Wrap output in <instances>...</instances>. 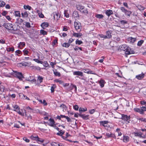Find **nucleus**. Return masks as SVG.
Masks as SVG:
<instances>
[{"label": "nucleus", "instance_id": "9", "mask_svg": "<svg viewBox=\"0 0 146 146\" xmlns=\"http://www.w3.org/2000/svg\"><path fill=\"white\" fill-rule=\"evenodd\" d=\"M145 74L143 72L141 74L136 75L135 78L138 80H142L145 76Z\"/></svg>", "mask_w": 146, "mask_h": 146}, {"label": "nucleus", "instance_id": "48", "mask_svg": "<svg viewBox=\"0 0 146 146\" xmlns=\"http://www.w3.org/2000/svg\"><path fill=\"white\" fill-rule=\"evenodd\" d=\"M5 4V3L3 1H0V7L4 6Z\"/></svg>", "mask_w": 146, "mask_h": 146}, {"label": "nucleus", "instance_id": "28", "mask_svg": "<svg viewBox=\"0 0 146 146\" xmlns=\"http://www.w3.org/2000/svg\"><path fill=\"white\" fill-rule=\"evenodd\" d=\"M22 16L23 17L26 18L28 17V15L27 11L21 13Z\"/></svg>", "mask_w": 146, "mask_h": 146}, {"label": "nucleus", "instance_id": "50", "mask_svg": "<svg viewBox=\"0 0 146 146\" xmlns=\"http://www.w3.org/2000/svg\"><path fill=\"white\" fill-rule=\"evenodd\" d=\"M81 12H82V13L86 14H86H87L88 13V10L86 8H84V9L83 8V9H82V11H81Z\"/></svg>", "mask_w": 146, "mask_h": 146}, {"label": "nucleus", "instance_id": "64", "mask_svg": "<svg viewBox=\"0 0 146 146\" xmlns=\"http://www.w3.org/2000/svg\"><path fill=\"white\" fill-rule=\"evenodd\" d=\"M43 65L45 67H47L49 66L47 62L46 61H44Z\"/></svg>", "mask_w": 146, "mask_h": 146}, {"label": "nucleus", "instance_id": "12", "mask_svg": "<svg viewBox=\"0 0 146 146\" xmlns=\"http://www.w3.org/2000/svg\"><path fill=\"white\" fill-rule=\"evenodd\" d=\"M49 24L48 23L44 22L42 23L41 25V26L42 27L43 29H45L46 27H47L49 26Z\"/></svg>", "mask_w": 146, "mask_h": 146}, {"label": "nucleus", "instance_id": "51", "mask_svg": "<svg viewBox=\"0 0 146 146\" xmlns=\"http://www.w3.org/2000/svg\"><path fill=\"white\" fill-rule=\"evenodd\" d=\"M121 11L124 13H125L127 10L123 7H121L120 8Z\"/></svg>", "mask_w": 146, "mask_h": 146}, {"label": "nucleus", "instance_id": "25", "mask_svg": "<svg viewBox=\"0 0 146 146\" xmlns=\"http://www.w3.org/2000/svg\"><path fill=\"white\" fill-rule=\"evenodd\" d=\"M70 88L68 90V91H69L70 90H72L73 88L75 89V90L76 91L77 87L76 86L74 85L73 84H71L70 85Z\"/></svg>", "mask_w": 146, "mask_h": 146}, {"label": "nucleus", "instance_id": "45", "mask_svg": "<svg viewBox=\"0 0 146 146\" xmlns=\"http://www.w3.org/2000/svg\"><path fill=\"white\" fill-rule=\"evenodd\" d=\"M24 8L25 9H28L29 10H30L31 8V7L29 5H24Z\"/></svg>", "mask_w": 146, "mask_h": 146}, {"label": "nucleus", "instance_id": "44", "mask_svg": "<svg viewBox=\"0 0 146 146\" xmlns=\"http://www.w3.org/2000/svg\"><path fill=\"white\" fill-rule=\"evenodd\" d=\"M15 15L16 17H21V14L19 11H15Z\"/></svg>", "mask_w": 146, "mask_h": 146}, {"label": "nucleus", "instance_id": "17", "mask_svg": "<svg viewBox=\"0 0 146 146\" xmlns=\"http://www.w3.org/2000/svg\"><path fill=\"white\" fill-rule=\"evenodd\" d=\"M106 136L108 137H112V138H115V136L114 134L113 133H106Z\"/></svg>", "mask_w": 146, "mask_h": 146}, {"label": "nucleus", "instance_id": "15", "mask_svg": "<svg viewBox=\"0 0 146 146\" xmlns=\"http://www.w3.org/2000/svg\"><path fill=\"white\" fill-rule=\"evenodd\" d=\"M106 38L107 39H110L112 37V35L110 31H108L106 32Z\"/></svg>", "mask_w": 146, "mask_h": 146}, {"label": "nucleus", "instance_id": "53", "mask_svg": "<svg viewBox=\"0 0 146 146\" xmlns=\"http://www.w3.org/2000/svg\"><path fill=\"white\" fill-rule=\"evenodd\" d=\"M141 110H142V112L143 114L144 113V112L146 111V106H143L141 107Z\"/></svg>", "mask_w": 146, "mask_h": 146}, {"label": "nucleus", "instance_id": "24", "mask_svg": "<svg viewBox=\"0 0 146 146\" xmlns=\"http://www.w3.org/2000/svg\"><path fill=\"white\" fill-rule=\"evenodd\" d=\"M13 107L14 108V110H13V111H17V110H20V108L19 106L17 105H13Z\"/></svg>", "mask_w": 146, "mask_h": 146}, {"label": "nucleus", "instance_id": "56", "mask_svg": "<svg viewBox=\"0 0 146 146\" xmlns=\"http://www.w3.org/2000/svg\"><path fill=\"white\" fill-rule=\"evenodd\" d=\"M4 90V87L3 85L0 86V92L2 93L3 92Z\"/></svg>", "mask_w": 146, "mask_h": 146}, {"label": "nucleus", "instance_id": "7", "mask_svg": "<svg viewBox=\"0 0 146 146\" xmlns=\"http://www.w3.org/2000/svg\"><path fill=\"white\" fill-rule=\"evenodd\" d=\"M72 17L76 20L79 19V17L78 12L76 11H74L73 12Z\"/></svg>", "mask_w": 146, "mask_h": 146}, {"label": "nucleus", "instance_id": "39", "mask_svg": "<svg viewBox=\"0 0 146 146\" xmlns=\"http://www.w3.org/2000/svg\"><path fill=\"white\" fill-rule=\"evenodd\" d=\"M85 71L84 72H85L87 73L88 74H95V73L93 71L89 70H85Z\"/></svg>", "mask_w": 146, "mask_h": 146}, {"label": "nucleus", "instance_id": "31", "mask_svg": "<svg viewBox=\"0 0 146 146\" xmlns=\"http://www.w3.org/2000/svg\"><path fill=\"white\" fill-rule=\"evenodd\" d=\"M56 86L55 84H53L52 85V86L51 87L50 90L51 91V92L52 93L54 92V89L56 88Z\"/></svg>", "mask_w": 146, "mask_h": 146}, {"label": "nucleus", "instance_id": "14", "mask_svg": "<svg viewBox=\"0 0 146 146\" xmlns=\"http://www.w3.org/2000/svg\"><path fill=\"white\" fill-rule=\"evenodd\" d=\"M113 13L112 11L110 9L107 10L105 12V14L109 17L111 15H112Z\"/></svg>", "mask_w": 146, "mask_h": 146}, {"label": "nucleus", "instance_id": "34", "mask_svg": "<svg viewBox=\"0 0 146 146\" xmlns=\"http://www.w3.org/2000/svg\"><path fill=\"white\" fill-rule=\"evenodd\" d=\"M60 108H62L63 110H67V108L65 105L64 104H62L60 105Z\"/></svg>", "mask_w": 146, "mask_h": 146}, {"label": "nucleus", "instance_id": "13", "mask_svg": "<svg viewBox=\"0 0 146 146\" xmlns=\"http://www.w3.org/2000/svg\"><path fill=\"white\" fill-rule=\"evenodd\" d=\"M99 84H100L101 88L103 87L104 86V84L106 82L103 79H101L99 82Z\"/></svg>", "mask_w": 146, "mask_h": 146}, {"label": "nucleus", "instance_id": "11", "mask_svg": "<svg viewBox=\"0 0 146 146\" xmlns=\"http://www.w3.org/2000/svg\"><path fill=\"white\" fill-rule=\"evenodd\" d=\"M123 142L127 143L129 141V137L127 135H123Z\"/></svg>", "mask_w": 146, "mask_h": 146}, {"label": "nucleus", "instance_id": "55", "mask_svg": "<svg viewBox=\"0 0 146 146\" xmlns=\"http://www.w3.org/2000/svg\"><path fill=\"white\" fill-rule=\"evenodd\" d=\"M40 33L41 34L43 35H46L47 34V32L43 30H41L40 31Z\"/></svg>", "mask_w": 146, "mask_h": 146}, {"label": "nucleus", "instance_id": "59", "mask_svg": "<svg viewBox=\"0 0 146 146\" xmlns=\"http://www.w3.org/2000/svg\"><path fill=\"white\" fill-rule=\"evenodd\" d=\"M29 82H30L31 83L33 84V83H34L36 84V80L35 79H33L32 80H29Z\"/></svg>", "mask_w": 146, "mask_h": 146}, {"label": "nucleus", "instance_id": "32", "mask_svg": "<svg viewBox=\"0 0 146 146\" xmlns=\"http://www.w3.org/2000/svg\"><path fill=\"white\" fill-rule=\"evenodd\" d=\"M65 131H62V130H59L57 134L58 135L62 136L64 133Z\"/></svg>", "mask_w": 146, "mask_h": 146}, {"label": "nucleus", "instance_id": "26", "mask_svg": "<svg viewBox=\"0 0 146 146\" xmlns=\"http://www.w3.org/2000/svg\"><path fill=\"white\" fill-rule=\"evenodd\" d=\"M51 146H58L59 143L58 142H52L50 143Z\"/></svg>", "mask_w": 146, "mask_h": 146}, {"label": "nucleus", "instance_id": "43", "mask_svg": "<svg viewBox=\"0 0 146 146\" xmlns=\"http://www.w3.org/2000/svg\"><path fill=\"white\" fill-rule=\"evenodd\" d=\"M70 135L68 133H66L65 136H62V137L63 139H66L70 136Z\"/></svg>", "mask_w": 146, "mask_h": 146}, {"label": "nucleus", "instance_id": "60", "mask_svg": "<svg viewBox=\"0 0 146 146\" xmlns=\"http://www.w3.org/2000/svg\"><path fill=\"white\" fill-rule=\"evenodd\" d=\"M23 52L24 53V55H27L29 53V51L26 49H24L23 50Z\"/></svg>", "mask_w": 146, "mask_h": 146}, {"label": "nucleus", "instance_id": "5", "mask_svg": "<svg viewBox=\"0 0 146 146\" xmlns=\"http://www.w3.org/2000/svg\"><path fill=\"white\" fill-rule=\"evenodd\" d=\"M120 119L129 122L130 121V116L122 114H121V117Z\"/></svg>", "mask_w": 146, "mask_h": 146}, {"label": "nucleus", "instance_id": "20", "mask_svg": "<svg viewBox=\"0 0 146 146\" xmlns=\"http://www.w3.org/2000/svg\"><path fill=\"white\" fill-rule=\"evenodd\" d=\"M128 40L130 41L132 43H134L136 40V38H133L131 37H129L128 38Z\"/></svg>", "mask_w": 146, "mask_h": 146}, {"label": "nucleus", "instance_id": "21", "mask_svg": "<svg viewBox=\"0 0 146 146\" xmlns=\"http://www.w3.org/2000/svg\"><path fill=\"white\" fill-rule=\"evenodd\" d=\"M134 111L136 112H138L141 114H143L142 110L141 108H135L134 109Z\"/></svg>", "mask_w": 146, "mask_h": 146}, {"label": "nucleus", "instance_id": "18", "mask_svg": "<svg viewBox=\"0 0 146 146\" xmlns=\"http://www.w3.org/2000/svg\"><path fill=\"white\" fill-rule=\"evenodd\" d=\"M60 15L58 13H56L54 16V20H58L60 17Z\"/></svg>", "mask_w": 146, "mask_h": 146}, {"label": "nucleus", "instance_id": "35", "mask_svg": "<svg viewBox=\"0 0 146 146\" xmlns=\"http://www.w3.org/2000/svg\"><path fill=\"white\" fill-rule=\"evenodd\" d=\"M43 80V78L41 76H39L37 78V80L39 81L40 83L42 82Z\"/></svg>", "mask_w": 146, "mask_h": 146}, {"label": "nucleus", "instance_id": "49", "mask_svg": "<svg viewBox=\"0 0 146 146\" xmlns=\"http://www.w3.org/2000/svg\"><path fill=\"white\" fill-rule=\"evenodd\" d=\"M54 81L56 82H58L60 84H62L63 83V82L62 80H60L58 79H55Z\"/></svg>", "mask_w": 146, "mask_h": 146}, {"label": "nucleus", "instance_id": "37", "mask_svg": "<svg viewBox=\"0 0 146 146\" xmlns=\"http://www.w3.org/2000/svg\"><path fill=\"white\" fill-rule=\"evenodd\" d=\"M7 51L9 52L10 51L13 52L14 50V47H12L11 48H7Z\"/></svg>", "mask_w": 146, "mask_h": 146}, {"label": "nucleus", "instance_id": "22", "mask_svg": "<svg viewBox=\"0 0 146 146\" xmlns=\"http://www.w3.org/2000/svg\"><path fill=\"white\" fill-rule=\"evenodd\" d=\"M126 47H127V45L123 44L119 46V48L121 51H123L125 49Z\"/></svg>", "mask_w": 146, "mask_h": 146}, {"label": "nucleus", "instance_id": "54", "mask_svg": "<svg viewBox=\"0 0 146 146\" xmlns=\"http://www.w3.org/2000/svg\"><path fill=\"white\" fill-rule=\"evenodd\" d=\"M26 27L27 28H30L31 27L30 23L27 22H25Z\"/></svg>", "mask_w": 146, "mask_h": 146}, {"label": "nucleus", "instance_id": "16", "mask_svg": "<svg viewBox=\"0 0 146 146\" xmlns=\"http://www.w3.org/2000/svg\"><path fill=\"white\" fill-rule=\"evenodd\" d=\"M73 74L74 75H78L82 76H83V73L82 72L79 71H75L73 73Z\"/></svg>", "mask_w": 146, "mask_h": 146}, {"label": "nucleus", "instance_id": "41", "mask_svg": "<svg viewBox=\"0 0 146 146\" xmlns=\"http://www.w3.org/2000/svg\"><path fill=\"white\" fill-rule=\"evenodd\" d=\"M131 13L132 12L131 11L127 10L124 13L125 15L128 16H130V15Z\"/></svg>", "mask_w": 146, "mask_h": 146}, {"label": "nucleus", "instance_id": "23", "mask_svg": "<svg viewBox=\"0 0 146 146\" xmlns=\"http://www.w3.org/2000/svg\"><path fill=\"white\" fill-rule=\"evenodd\" d=\"M73 35L75 37H79L81 36L82 35V34L81 33H74L73 34Z\"/></svg>", "mask_w": 146, "mask_h": 146}, {"label": "nucleus", "instance_id": "42", "mask_svg": "<svg viewBox=\"0 0 146 146\" xmlns=\"http://www.w3.org/2000/svg\"><path fill=\"white\" fill-rule=\"evenodd\" d=\"M68 10H64V16L66 17L67 18H68L69 17V14L67 12Z\"/></svg>", "mask_w": 146, "mask_h": 146}, {"label": "nucleus", "instance_id": "57", "mask_svg": "<svg viewBox=\"0 0 146 146\" xmlns=\"http://www.w3.org/2000/svg\"><path fill=\"white\" fill-rule=\"evenodd\" d=\"M54 74L56 76H60L61 75L60 73L58 72H54Z\"/></svg>", "mask_w": 146, "mask_h": 146}, {"label": "nucleus", "instance_id": "3", "mask_svg": "<svg viewBox=\"0 0 146 146\" xmlns=\"http://www.w3.org/2000/svg\"><path fill=\"white\" fill-rule=\"evenodd\" d=\"M3 26L6 29L13 31H16V30L14 29L13 27V25L11 23H4Z\"/></svg>", "mask_w": 146, "mask_h": 146}, {"label": "nucleus", "instance_id": "36", "mask_svg": "<svg viewBox=\"0 0 146 146\" xmlns=\"http://www.w3.org/2000/svg\"><path fill=\"white\" fill-rule=\"evenodd\" d=\"M108 123V121H101L100 122V124L102 125L103 126H105L104 124H107Z\"/></svg>", "mask_w": 146, "mask_h": 146}, {"label": "nucleus", "instance_id": "62", "mask_svg": "<svg viewBox=\"0 0 146 146\" xmlns=\"http://www.w3.org/2000/svg\"><path fill=\"white\" fill-rule=\"evenodd\" d=\"M26 109L28 110L29 112H32L33 110V109L29 106L27 107H26Z\"/></svg>", "mask_w": 146, "mask_h": 146}, {"label": "nucleus", "instance_id": "61", "mask_svg": "<svg viewBox=\"0 0 146 146\" xmlns=\"http://www.w3.org/2000/svg\"><path fill=\"white\" fill-rule=\"evenodd\" d=\"M139 120L141 121L146 122V119L142 117L139 118L138 119Z\"/></svg>", "mask_w": 146, "mask_h": 146}, {"label": "nucleus", "instance_id": "27", "mask_svg": "<svg viewBox=\"0 0 146 146\" xmlns=\"http://www.w3.org/2000/svg\"><path fill=\"white\" fill-rule=\"evenodd\" d=\"M134 134L135 136H139L140 137H141L142 133L141 132H134Z\"/></svg>", "mask_w": 146, "mask_h": 146}, {"label": "nucleus", "instance_id": "19", "mask_svg": "<svg viewBox=\"0 0 146 146\" xmlns=\"http://www.w3.org/2000/svg\"><path fill=\"white\" fill-rule=\"evenodd\" d=\"M84 6L80 5H76V8L78 10L80 11V12L82 11V9H83V8L84 9Z\"/></svg>", "mask_w": 146, "mask_h": 146}, {"label": "nucleus", "instance_id": "4", "mask_svg": "<svg viewBox=\"0 0 146 146\" xmlns=\"http://www.w3.org/2000/svg\"><path fill=\"white\" fill-rule=\"evenodd\" d=\"M124 51V53L126 55H128L130 54H133L134 52L133 50H131V48L127 45Z\"/></svg>", "mask_w": 146, "mask_h": 146}, {"label": "nucleus", "instance_id": "47", "mask_svg": "<svg viewBox=\"0 0 146 146\" xmlns=\"http://www.w3.org/2000/svg\"><path fill=\"white\" fill-rule=\"evenodd\" d=\"M33 60L35 62L38 63L42 64L43 63V62L42 61L39 60L38 59H34Z\"/></svg>", "mask_w": 146, "mask_h": 146}, {"label": "nucleus", "instance_id": "38", "mask_svg": "<svg viewBox=\"0 0 146 146\" xmlns=\"http://www.w3.org/2000/svg\"><path fill=\"white\" fill-rule=\"evenodd\" d=\"M15 54L18 56H19V54H22V52L20 50H17L15 52Z\"/></svg>", "mask_w": 146, "mask_h": 146}, {"label": "nucleus", "instance_id": "1", "mask_svg": "<svg viewBox=\"0 0 146 146\" xmlns=\"http://www.w3.org/2000/svg\"><path fill=\"white\" fill-rule=\"evenodd\" d=\"M11 75L14 76L19 79L20 80H22L24 78L21 72H19L17 71L13 70V72L11 73Z\"/></svg>", "mask_w": 146, "mask_h": 146}, {"label": "nucleus", "instance_id": "63", "mask_svg": "<svg viewBox=\"0 0 146 146\" xmlns=\"http://www.w3.org/2000/svg\"><path fill=\"white\" fill-rule=\"evenodd\" d=\"M121 24L124 25L126 24H127V21L125 20H121L120 21Z\"/></svg>", "mask_w": 146, "mask_h": 146}, {"label": "nucleus", "instance_id": "52", "mask_svg": "<svg viewBox=\"0 0 146 146\" xmlns=\"http://www.w3.org/2000/svg\"><path fill=\"white\" fill-rule=\"evenodd\" d=\"M83 43V42L81 40H79L78 39H77L76 41V44H78L80 45Z\"/></svg>", "mask_w": 146, "mask_h": 146}, {"label": "nucleus", "instance_id": "33", "mask_svg": "<svg viewBox=\"0 0 146 146\" xmlns=\"http://www.w3.org/2000/svg\"><path fill=\"white\" fill-rule=\"evenodd\" d=\"M70 44L68 42H64L62 44V46L63 47L68 48L70 46Z\"/></svg>", "mask_w": 146, "mask_h": 146}, {"label": "nucleus", "instance_id": "6", "mask_svg": "<svg viewBox=\"0 0 146 146\" xmlns=\"http://www.w3.org/2000/svg\"><path fill=\"white\" fill-rule=\"evenodd\" d=\"M30 138L31 139L33 140H36L38 141H40L41 143H43L44 141V140L42 139L40 140V139L37 135L35 136L32 135L31 136Z\"/></svg>", "mask_w": 146, "mask_h": 146}, {"label": "nucleus", "instance_id": "46", "mask_svg": "<svg viewBox=\"0 0 146 146\" xmlns=\"http://www.w3.org/2000/svg\"><path fill=\"white\" fill-rule=\"evenodd\" d=\"M144 40H141L139 41L137 44V45L139 46H141L142 44L143 43Z\"/></svg>", "mask_w": 146, "mask_h": 146}, {"label": "nucleus", "instance_id": "2", "mask_svg": "<svg viewBox=\"0 0 146 146\" xmlns=\"http://www.w3.org/2000/svg\"><path fill=\"white\" fill-rule=\"evenodd\" d=\"M74 27L77 31H80L81 30L82 26L80 23L78 21L74 22Z\"/></svg>", "mask_w": 146, "mask_h": 146}, {"label": "nucleus", "instance_id": "40", "mask_svg": "<svg viewBox=\"0 0 146 146\" xmlns=\"http://www.w3.org/2000/svg\"><path fill=\"white\" fill-rule=\"evenodd\" d=\"M66 116L64 115H60V116L58 115L57 116V119L60 120L61 118H66Z\"/></svg>", "mask_w": 146, "mask_h": 146}, {"label": "nucleus", "instance_id": "10", "mask_svg": "<svg viewBox=\"0 0 146 146\" xmlns=\"http://www.w3.org/2000/svg\"><path fill=\"white\" fill-rule=\"evenodd\" d=\"M79 116L82 118L84 119H88L89 115H86L85 114L80 113L78 114Z\"/></svg>", "mask_w": 146, "mask_h": 146}, {"label": "nucleus", "instance_id": "30", "mask_svg": "<svg viewBox=\"0 0 146 146\" xmlns=\"http://www.w3.org/2000/svg\"><path fill=\"white\" fill-rule=\"evenodd\" d=\"M87 110V108H80L79 109L80 112L82 113L85 112Z\"/></svg>", "mask_w": 146, "mask_h": 146}, {"label": "nucleus", "instance_id": "8", "mask_svg": "<svg viewBox=\"0 0 146 146\" xmlns=\"http://www.w3.org/2000/svg\"><path fill=\"white\" fill-rule=\"evenodd\" d=\"M49 121L50 122L49 123H48V125L52 127L55 124V122L54 119L52 118H50L49 119Z\"/></svg>", "mask_w": 146, "mask_h": 146}, {"label": "nucleus", "instance_id": "29", "mask_svg": "<svg viewBox=\"0 0 146 146\" xmlns=\"http://www.w3.org/2000/svg\"><path fill=\"white\" fill-rule=\"evenodd\" d=\"M95 17L99 19H102L104 18V16L102 14H96L95 15Z\"/></svg>", "mask_w": 146, "mask_h": 146}, {"label": "nucleus", "instance_id": "58", "mask_svg": "<svg viewBox=\"0 0 146 146\" xmlns=\"http://www.w3.org/2000/svg\"><path fill=\"white\" fill-rule=\"evenodd\" d=\"M98 35L101 38H104V39H106V36L105 35H104L102 34H99Z\"/></svg>", "mask_w": 146, "mask_h": 146}]
</instances>
